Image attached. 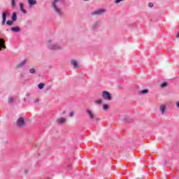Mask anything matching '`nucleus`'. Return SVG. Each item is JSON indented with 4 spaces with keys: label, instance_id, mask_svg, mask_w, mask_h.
I'll return each mask as SVG.
<instances>
[{
    "label": "nucleus",
    "instance_id": "nucleus-1",
    "mask_svg": "<svg viewBox=\"0 0 179 179\" xmlns=\"http://www.w3.org/2000/svg\"><path fill=\"white\" fill-rule=\"evenodd\" d=\"M46 47L48 50H50V51H59L62 50V45H60L57 42H55V40L50 38L46 42Z\"/></svg>",
    "mask_w": 179,
    "mask_h": 179
},
{
    "label": "nucleus",
    "instance_id": "nucleus-2",
    "mask_svg": "<svg viewBox=\"0 0 179 179\" xmlns=\"http://www.w3.org/2000/svg\"><path fill=\"white\" fill-rule=\"evenodd\" d=\"M60 2L61 0H54L52 2V8L55 13L57 14V16H59V17H62V15H64V11H62V8H59Z\"/></svg>",
    "mask_w": 179,
    "mask_h": 179
},
{
    "label": "nucleus",
    "instance_id": "nucleus-3",
    "mask_svg": "<svg viewBox=\"0 0 179 179\" xmlns=\"http://www.w3.org/2000/svg\"><path fill=\"white\" fill-rule=\"evenodd\" d=\"M107 12V10L105 8H99L94 11L91 12V16H101V15H104Z\"/></svg>",
    "mask_w": 179,
    "mask_h": 179
},
{
    "label": "nucleus",
    "instance_id": "nucleus-4",
    "mask_svg": "<svg viewBox=\"0 0 179 179\" xmlns=\"http://www.w3.org/2000/svg\"><path fill=\"white\" fill-rule=\"evenodd\" d=\"M100 24H101V22L100 20L94 22L91 26L92 30L97 31V30H99V27H100Z\"/></svg>",
    "mask_w": 179,
    "mask_h": 179
},
{
    "label": "nucleus",
    "instance_id": "nucleus-5",
    "mask_svg": "<svg viewBox=\"0 0 179 179\" xmlns=\"http://www.w3.org/2000/svg\"><path fill=\"white\" fill-rule=\"evenodd\" d=\"M102 97L103 100H108V101H111L113 100V96H111V94L107 91H103L102 92Z\"/></svg>",
    "mask_w": 179,
    "mask_h": 179
},
{
    "label": "nucleus",
    "instance_id": "nucleus-6",
    "mask_svg": "<svg viewBox=\"0 0 179 179\" xmlns=\"http://www.w3.org/2000/svg\"><path fill=\"white\" fill-rule=\"evenodd\" d=\"M24 124V118L23 117H20L16 121V125L18 128H23Z\"/></svg>",
    "mask_w": 179,
    "mask_h": 179
},
{
    "label": "nucleus",
    "instance_id": "nucleus-7",
    "mask_svg": "<svg viewBox=\"0 0 179 179\" xmlns=\"http://www.w3.org/2000/svg\"><path fill=\"white\" fill-rule=\"evenodd\" d=\"M159 111L162 115H166L167 114V106L164 104L159 106Z\"/></svg>",
    "mask_w": 179,
    "mask_h": 179
},
{
    "label": "nucleus",
    "instance_id": "nucleus-8",
    "mask_svg": "<svg viewBox=\"0 0 179 179\" xmlns=\"http://www.w3.org/2000/svg\"><path fill=\"white\" fill-rule=\"evenodd\" d=\"M27 64V59H24L20 63L16 64V68L22 69L24 68L25 65Z\"/></svg>",
    "mask_w": 179,
    "mask_h": 179
},
{
    "label": "nucleus",
    "instance_id": "nucleus-9",
    "mask_svg": "<svg viewBox=\"0 0 179 179\" xmlns=\"http://www.w3.org/2000/svg\"><path fill=\"white\" fill-rule=\"evenodd\" d=\"M6 50V45H5V39L0 38V51Z\"/></svg>",
    "mask_w": 179,
    "mask_h": 179
},
{
    "label": "nucleus",
    "instance_id": "nucleus-10",
    "mask_svg": "<svg viewBox=\"0 0 179 179\" xmlns=\"http://www.w3.org/2000/svg\"><path fill=\"white\" fill-rule=\"evenodd\" d=\"M9 15V12L8 11H6V12H3L2 13V22H1V24L3 26L4 24H6V16H8Z\"/></svg>",
    "mask_w": 179,
    "mask_h": 179
},
{
    "label": "nucleus",
    "instance_id": "nucleus-11",
    "mask_svg": "<svg viewBox=\"0 0 179 179\" xmlns=\"http://www.w3.org/2000/svg\"><path fill=\"white\" fill-rule=\"evenodd\" d=\"M71 65H73L74 69H78L80 68V64H79V62H78V61H76V59L71 60Z\"/></svg>",
    "mask_w": 179,
    "mask_h": 179
},
{
    "label": "nucleus",
    "instance_id": "nucleus-12",
    "mask_svg": "<svg viewBox=\"0 0 179 179\" xmlns=\"http://www.w3.org/2000/svg\"><path fill=\"white\" fill-rule=\"evenodd\" d=\"M56 122L59 125H63V124H65V122H66V119H65L64 117H60L57 119Z\"/></svg>",
    "mask_w": 179,
    "mask_h": 179
},
{
    "label": "nucleus",
    "instance_id": "nucleus-13",
    "mask_svg": "<svg viewBox=\"0 0 179 179\" xmlns=\"http://www.w3.org/2000/svg\"><path fill=\"white\" fill-rule=\"evenodd\" d=\"M10 31H13V33H20V27H14L10 28Z\"/></svg>",
    "mask_w": 179,
    "mask_h": 179
},
{
    "label": "nucleus",
    "instance_id": "nucleus-14",
    "mask_svg": "<svg viewBox=\"0 0 179 179\" xmlns=\"http://www.w3.org/2000/svg\"><path fill=\"white\" fill-rule=\"evenodd\" d=\"M86 113H87V114H88L90 120H93L94 118V114H93V113H92V110H90V109H87Z\"/></svg>",
    "mask_w": 179,
    "mask_h": 179
},
{
    "label": "nucleus",
    "instance_id": "nucleus-15",
    "mask_svg": "<svg viewBox=\"0 0 179 179\" xmlns=\"http://www.w3.org/2000/svg\"><path fill=\"white\" fill-rule=\"evenodd\" d=\"M20 9L21 12H22V13H24V14L27 13V10H24L23 3H20Z\"/></svg>",
    "mask_w": 179,
    "mask_h": 179
},
{
    "label": "nucleus",
    "instance_id": "nucleus-16",
    "mask_svg": "<svg viewBox=\"0 0 179 179\" xmlns=\"http://www.w3.org/2000/svg\"><path fill=\"white\" fill-rule=\"evenodd\" d=\"M11 20L13 22H16V20H17V14H16V13H13V15L11 17Z\"/></svg>",
    "mask_w": 179,
    "mask_h": 179
},
{
    "label": "nucleus",
    "instance_id": "nucleus-17",
    "mask_svg": "<svg viewBox=\"0 0 179 179\" xmlns=\"http://www.w3.org/2000/svg\"><path fill=\"white\" fill-rule=\"evenodd\" d=\"M28 3L30 5V6H33V5H36L37 3L36 0H28Z\"/></svg>",
    "mask_w": 179,
    "mask_h": 179
},
{
    "label": "nucleus",
    "instance_id": "nucleus-18",
    "mask_svg": "<svg viewBox=\"0 0 179 179\" xmlns=\"http://www.w3.org/2000/svg\"><path fill=\"white\" fill-rule=\"evenodd\" d=\"M8 104H13L15 103V99L13 97H9L8 99Z\"/></svg>",
    "mask_w": 179,
    "mask_h": 179
},
{
    "label": "nucleus",
    "instance_id": "nucleus-19",
    "mask_svg": "<svg viewBox=\"0 0 179 179\" xmlns=\"http://www.w3.org/2000/svg\"><path fill=\"white\" fill-rule=\"evenodd\" d=\"M139 93H141V94H146V93H149V90H143L140 91Z\"/></svg>",
    "mask_w": 179,
    "mask_h": 179
},
{
    "label": "nucleus",
    "instance_id": "nucleus-20",
    "mask_svg": "<svg viewBox=\"0 0 179 179\" xmlns=\"http://www.w3.org/2000/svg\"><path fill=\"white\" fill-rule=\"evenodd\" d=\"M44 86H45V84H44V83H39V84L38 85V89H40V90L44 89Z\"/></svg>",
    "mask_w": 179,
    "mask_h": 179
},
{
    "label": "nucleus",
    "instance_id": "nucleus-21",
    "mask_svg": "<svg viewBox=\"0 0 179 179\" xmlns=\"http://www.w3.org/2000/svg\"><path fill=\"white\" fill-rule=\"evenodd\" d=\"M13 22H14V21H13L12 20H8V21L6 22V24H7L8 26H12V25H13Z\"/></svg>",
    "mask_w": 179,
    "mask_h": 179
},
{
    "label": "nucleus",
    "instance_id": "nucleus-22",
    "mask_svg": "<svg viewBox=\"0 0 179 179\" xmlns=\"http://www.w3.org/2000/svg\"><path fill=\"white\" fill-rule=\"evenodd\" d=\"M167 85H168L167 82H164L163 83L161 84L160 86L162 89H164V87H166Z\"/></svg>",
    "mask_w": 179,
    "mask_h": 179
},
{
    "label": "nucleus",
    "instance_id": "nucleus-23",
    "mask_svg": "<svg viewBox=\"0 0 179 179\" xmlns=\"http://www.w3.org/2000/svg\"><path fill=\"white\" fill-rule=\"evenodd\" d=\"M95 104H101L103 103V100L101 99H97L94 101Z\"/></svg>",
    "mask_w": 179,
    "mask_h": 179
},
{
    "label": "nucleus",
    "instance_id": "nucleus-24",
    "mask_svg": "<svg viewBox=\"0 0 179 179\" xmlns=\"http://www.w3.org/2000/svg\"><path fill=\"white\" fill-rule=\"evenodd\" d=\"M103 110H104L105 111L106 110H108V104H103Z\"/></svg>",
    "mask_w": 179,
    "mask_h": 179
},
{
    "label": "nucleus",
    "instance_id": "nucleus-25",
    "mask_svg": "<svg viewBox=\"0 0 179 179\" xmlns=\"http://www.w3.org/2000/svg\"><path fill=\"white\" fill-rule=\"evenodd\" d=\"M29 73H36V69L34 68H31L29 69Z\"/></svg>",
    "mask_w": 179,
    "mask_h": 179
},
{
    "label": "nucleus",
    "instance_id": "nucleus-26",
    "mask_svg": "<svg viewBox=\"0 0 179 179\" xmlns=\"http://www.w3.org/2000/svg\"><path fill=\"white\" fill-rule=\"evenodd\" d=\"M15 4H16V3L15 2V0H12V1H11L12 8H14Z\"/></svg>",
    "mask_w": 179,
    "mask_h": 179
},
{
    "label": "nucleus",
    "instance_id": "nucleus-27",
    "mask_svg": "<svg viewBox=\"0 0 179 179\" xmlns=\"http://www.w3.org/2000/svg\"><path fill=\"white\" fill-rule=\"evenodd\" d=\"M148 8H153V3L149 2L148 3Z\"/></svg>",
    "mask_w": 179,
    "mask_h": 179
},
{
    "label": "nucleus",
    "instance_id": "nucleus-28",
    "mask_svg": "<svg viewBox=\"0 0 179 179\" xmlns=\"http://www.w3.org/2000/svg\"><path fill=\"white\" fill-rule=\"evenodd\" d=\"M20 78H21V79H24V73H21L20 74Z\"/></svg>",
    "mask_w": 179,
    "mask_h": 179
},
{
    "label": "nucleus",
    "instance_id": "nucleus-29",
    "mask_svg": "<svg viewBox=\"0 0 179 179\" xmlns=\"http://www.w3.org/2000/svg\"><path fill=\"white\" fill-rule=\"evenodd\" d=\"M122 1H125V0H115V3H120V2H122Z\"/></svg>",
    "mask_w": 179,
    "mask_h": 179
},
{
    "label": "nucleus",
    "instance_id": "nucleus-30",
    "mask_svg": "<svg viewBox=\"0 0 179 179\" xmlns=\"http://www.w3.org/2000/svg\"><path fill=\"white\" fill-rule=\"evenodd\" d=\"M38 101H40L38 99H34V103L35 104H37V103H38Z\"/></svg>",
    "mask_w": 179,
    "mask_h": 179
},
{
    "label": "nucleus",
    "instance_id": "nucleus-31",
    "mask_svg": "<svg viewBox=\"0 0 179 179\" xmlns=\"http://www.w3.org/2000/svg\"><path fill=\"white\" fill-rule=\"evenodd\" d=\"M70 117H73V112L70 113Z\"/></svg>",
    "mask_w": 179,
    "mask_h": 179
},
{
    "label": "nucleus",
    "instance_id": "nucleus-32",
    "mask_svg": "<svg viewBox=\"0 0 179 179\" xmlns=\"http://www.w3.org/2000/svg\"><path fill=\"white\" fill-rule=\"evenodd\" d=\"M176 106L179 108V102H176Z\"/></svg>",
    "mask_w": 179,
    "mask_h": 179
},
{
    "label": "nucleus",
    "instance_id": "nucleus-33",
    "mask_svg": "<svg viewBox=\"0 0 179 179\" xmlns=\"http://www.w3.org/2000/svg\"><path fill=\"white\" fill-rule=\"evenodd\" d=\"M177 38H179V32L176 35Z\"/></svg>",
    "mask_w": 179,
    "mask_h": 179
},
{
    "label": "nucleus",
    "instance_id": "nucleus-34",
    "mask_svg": "<svg viewBox=\"0 0 179 179\" xmlns=\"http://www.w3.org/2000/svg\"><path fill=\"white\" fill-rule=\"evenodd\" d=\"M28 170L27 169H24V173H28Z\"/></svg>",
    "mask_w": 179,
    "mask_h": 179
},
{
    "label": "nucleus",
    "instance_id": "nucleus-35",
    "mask_svg": "<svg viewBox=\"0 0 179 179\" xmlns=\"http://www.w3.org/2000/svg\"><path fill=\"white\" fill-rule=\"evenodd\" d=\"M48 90H50V88L49 87L46 88V91L48 92Z\"/></svg>",
    "mask_w": 179,
    "mask_h": 179
},
{
    "label": "nucleus",
    "instance_id": "nucleus-36",
    "mask_svg": "<svg viewBox=\"0 0 179 179\" xmlns=\"http://www.w3.org/2000/svg\"><path fill=\"white\" fill-rule=\"evenodd\" d=\"M26 96L29 97V96H30V94H27Z\"/></svg>",
    "mask_w": 179,
    "mask_h": 179
},
{
    "label": "nucleus",
    "instance_id": "nucleus-37",
    "mask_svg": "<svg viewBox=\"0 0 179 179\" xmlns=\"http://www.w3.org/2000/svg\"><path fill=\"white\" fill-rule=\"evenodd\" d=\"M68 167H71V164L68 165Z\"/></svg>",
    "mask_w": 179,
    "mask_h": 179
},
{
    "label": "nucleus",
    "instance_id": "nucleus-38",
    "mask_svg": "<svg viewBox=\"0 0 179 179\" xmlns=\"http://www.w3.org/2000/svg\"><path fill=\"white\" fill-rule=\"evenodd\" d=\"M84 1H89V0H84Z\"/></svg>",
    "mask_w": 179,
    "mask_h": 179
}]
</instances>
